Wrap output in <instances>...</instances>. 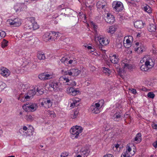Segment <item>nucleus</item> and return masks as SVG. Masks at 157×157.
I'll use <instances>...</instances> for the list:
<instances>
[{"label":"nucleus","instance_id":"19","mask_svg":"<svg viewBox=\"0 0 157 157\" xmlns=\"http://www.w3.org/2000/svg\"><path fill=\"white\" fill-rule=\"evenodd\" d=\"M147 29L149 32H155L156 30V25L153 24H150L148 26Z\"/></svg>","mask_w":157,"mask_h":157},{"label":"nucleus","instance_id":"30","mask_svg":"<svg viewBox=\"0 0 157 157\" xmlns=\"http://www.w3.org/2000/svg\"><path fill=\"white\" fill-rule=\"evenodd\" d=\"M8 42L5 39H3L2 41V48H4L8 45Z\"/></svg>","mask_w":157,"mask_h":157},{"label":"nucleus","instance_id":"51","mask_svg":"<svg viewBox=\"0 0 157 157\" xmlns=\"http://www.w3.org/2000/svg\"><path fill=\"white\" fill-rule=\"evenodd\" d=\"M93 54L95 56H100L101 54V53L98 52H97V51H96V52H94L93 53Z\"/></svg>","mask_w":157,"mask_h":157},{"label":"nucleus","instance_id":"5","mask_svg":"<svg viewBox=\"0 0 157 157\" xmlns=\"http://www.w3.org/2000/svg\"><path fill=\"white\" fill-rule=\"evenodd\" d=\"M95 37L98 38L100 43L99 48H102V46H105L109 43V40L107 38L101 37L97 35H95Z\"/></svg>","mask_w":157,"mask_h":157},{"label":"nucleus","instance_id":"45","mask_svg":"<svg viewBox=\"0 0 157 157\" xmlns=\"http://www.w3.org/2000/svg\"><path fill=\"white\" fill-rule=\"evenodd\" d=\"M31 97V95H29L27 94V96H25L24 97V98H21V101L22 102H24L25 101H27L28 99H29Z\"/></svg>","mask_w":157,"mask_h":157},{"label":"nucleus","instance_id":"58","mask_svg":"<svg viewBox=\"0 0 157 157\" xmlns=\"http://www.w3.org/2000/svg\"><path fill=\"white\" fill-rule=\"evenodd\" d=\"M117 48H122V44H121L120 43H118L117 44Z\"/></svg>","mask_w":157,"mask_h":157},{"label":"nucleus","instance_id":"53","mask_svg":"<svg viewBox=\"0 0 157 157\" xmlns=\"http://www.w3.org/2000/svg\"><path fill=\"white\" fill-rule=\"evenodd\" d=\"M131 50H125V52L128 54H131L132 53V51Z\"/></svg>","mask_w":157,"mask_h":157},{"label":"nucleus","instance_id":"28","mask_svg":"<svg viewBox=\"0 0 157 157\" xmlns=\"http://www.w3.org/2000/svg\"><path fill=\"white\" fill-rule=\"evenodd\" d=\"M26 66L28 68H34L36 67V65H35L33 63L30 62H28V64L26 65Z\"/></svg>","mask_w":157,"mask_h":157},{"label":"nucleus","instance_id":"29","mask_svg":"<svg viewBox=\"0 0 157 157\" xmlns=\"http://www.w3.org/2000/svg\"><path fill=\"white\" fill-rule=\"evenodd\" d=\"M78 111L76 110L74 111L73 112V113L70 116V117L72 119H75V118H76L78 116Z\"/></svg>","mask_w":157,"mask_h":157},{"label":"nucleus","instance_id":"32","mask_svg":"<svg viewBox=\"0 0 157 157\" xmlns=\"http://www.w3.org/2000/svg\"><path fill=\"white\" fill-rule=\"evenodd\" d=\"M90 151L88 149H85L82 152V155L83 154L84 155V157H87L90 153Z\"/></svg>","mask_w":157,"mask_h":157},{"label":"nucleus","instance_id":"47","mask_svg":"<svg viewBox=\"0 0 157 157\" xmlns=\"http://www.w3.org/2000/svg\"><path fill=\"white\" fill-rule=\"evenodd\" d=\"M64 5L62 4L61 5H59L57 7V9L58 10H63L64 9Z\"/></svg>","mask_w":157,"mask_h":157},{"label":"nucleus","instance_id":"10","mask_svg":"<svg viewBox=\"0 0 157 157\" xmlns=\"http://www.w3.org/2000/svg\"><path fill=\"white\" fill-rule=\"evenodd\" d=\"M9 21L10 25L13 27H18L21 24V20L18 18H15L13 20Z\"/></svg>","mask_w":157,"mask_h":157},{"label":"nucleus","instance_id":"59","mask_svg":"<svg viewBox=\"0 0 157 157\" xmlns=\"http://www.w3.org/2000/svg\"><path fill=\"white\" fill-rule=\"evenodd\" d=\"M152 127L155 129H157V124H153L152 125Z\"/></svg>","mask_w":157,"mask_h":157},{"label":"nucleus","instance_id":"27","mask_svg":"<svg viewBox=\"0 0 157 157\" xmlns=\"http://www.w3.org/2000/svg\"><path fill=\"white\" fill-rule=\"evenodd\" d=\"M116 30V28L113 26H111L109 27V29L108 31L109 33H110L111 34L113 33Z\"/></svg>","mask_w":157,"mask_h":157},{"label":"nucleus","instance_id":"6","mask_svg":"<svg viewBox=\"0 0 157 157\" xmlns=\"http://www.w3.org/2000/svg\"><path fill=\"white\" fill-rule=\"evenodd\" d=\"M81 73V71L77 68H73L64 72L65 75L74 76H77Z\"/></svg>","mask_w":157,"mask_h":157},{"label":"nucleus","instance_id":"41","mask_svg":"<svg viewBox=\"0 0 157 157\" xmlns=\"http://www.w3.org/2000/svg\"><path fill=\"white\" fill-rule=\"evenodd\" d=\"M45 73H42L39 75L38 76V78L42 80H45Z\"/></svg>","mask_w":157,"mask_h":157},{"label":"nucleus","instance_id":"64","mask_svg":"<svg viewBox=\"0 0 157 157\" xmlns=\"http://www.w3.org/2000/svg\"><path fill=\"white\" fill-rule=\"evenodd\" d=\"M129 152L128 151H127V150H126V151H124L123 153H125V155H129Z\"/></svg>","mask_w":157,"mask_h":157},{"label":"nucleus","instance_id":"43","mask_svg":"<svg viewBox=\"0 0 157 157\" xmlns=\"http://www.w3.org/2000/svg\"><path fill=\"white\" fill-rule=\"evenodd\" d=\"M144 10L145 11L149 13H151V11L150 9V8L148 6H145L144 8Z\"/></svg>","mask_w":157,"mask_h":157},{"label":"nucleus","instance_id":"44","mask_svg":"<svg viewBox=\"0 0 157 157\" xmlns=\"http://www.w3.org/2000/svg\"><path fill=\"white\" fill-rule=\"evenodd\" d=\"M147 96L148 98L153 99L155 97V95L153 92H149Z\"/></svg>","mask_w":157,"mask_h":157},{"label":"nucleus","instance_id":"35","mask_svg":"<svg viewBox=\"0 0 157 157\" xmlns=\"http://www.w3.org/2000/svg\"><path fill=\"white\" fill-rule=\"evenodd\" d=\"M104 103V101L103 100H101L98 103H95V104L97 105L100 108H101L102 106H103Z\"/></svg>","mask_w":157,"mask_h":157},{"label":"nucleus","instance_id":"48","mask_svg":"<svg viewBox=\"0 0 157 157\" xmlns=\"http://www.w3.org/2000/svg\"><path fill=\"white\" fill-rule=\"evenodd\" d=\"M29 21L31 22L32 23L35 22V18L33 17H30L29 18Z\"/></svg>","mask_w":157,"mask_h":157},{"label":"nucleus","instance_id":"49","mask_svg":"<svg viewBox=\"0 0 157 157\" xmlns=\"http://www.w3.org/2000/svg\"><path fill=\"white\" fill-rule=\"evenodd\" d=\"M45 80L50 78H52L51 76L48 74H47L46 73H45Z\"/></svg>","mask_w":157,"mask_h":157},{"label":"nucleus","instance_id":"25","mask_svg":"<svg viewBox=\"0 0 157 157\" xmlns=\"http://www.w3.org/2000/svg\"><path fill=\"white\" fill-rule=\"evenodd\" d=\"M102 71L106 75L109 76L111 73V71L110 69L107 68L103 67L101 69Z\"/></svg>","mask_w":157,"mask_h":157},{"label":"nucleus","instance_id":"20","mask_svg":"<svg viewBox=\"0 0 157 157\" xmlns=\"http://www.w3.org/2000/svg\"><path fill=\"white\" fill-rule=\"evenodd\" d=\"M121 116V113L120 112L116 113L113 116L114 120L115 121H119Z\"/></svg>","mask_w":157,"mask_h":157},{"label":"nucleus","instance_id":"60","mask_svg":"<svg viewBox=\"0 0 157 157\" xmlns=\"http://www.w3.org/2000/svg\"><path fill=\"white\" fill-rule=\"evenodd\" d=\"M127 151H128L129 152H130V151H131V149L130 148V147L129 146H127Z\"/></svg>","mask_w":157,"mask_h":157},{"label":"nucleus","instance_id":"39","mask_svg":"<svg viewBox=\"0 0 157 157\" xmlns=\"http://www.w3.org/2000/svg\"><path fill=\"white\" fill-rule=\"evenodd\" d=\"M55 33H54L53 35L52 36V39H52V41L53 40H55L56 39H57V37H58L59 36V32H58L57 33H56L55 32Z\"/></svg>","mask_w":157,"mask_h":157},{"label":"nucleus","instance_id":"7","mask_svg":"<svg viewBox=\"0 0 157 157\" xmlns=\"http://www.w3.org/2000/svg\"><path fill=\"white\" fill-rule=\"evenodd\" d=\"M27 7L24 3H18L14 6V9L17 12V11H21L25 10Z\"/></svg>","mask_w":157,"mask_h":157},{"label":"nucleus","instance_id":"57","mask_svg":"<svg viewBox=\"0 0 157 157\" xmlns=\"http://www.w3.org/2000/svg\"><path fill=\"white\" fill-rule=\"evenodd\" d=\"M140 89L141 90L144 91H147V88H146V87H142V88H141Z\"/></svg>","mask_w":157,"mask_h":157},{"label":"nucleus","instance_id":"13","mask_svg":"<svg viewBox=\"0 0 157 157\" xmlns=\"http://www.w3.org/2000/svg\"><path fill=\"white\" fill-rule=\"evenodd\" d=\"M106 5V3L104 1H103V2L99 1L97 3L96 6L98 9L105 10Z\"/></svg>","mask_w":157,"mask_h":157},{"label":"nucleus","instance_id":"11","mask_svg":"<svg viewBox=\"0 0 157 157\" xmlns=\"http://www.w3.org/2000/svg\"><path fill=\"white\" fill-rule=\"evenodd\" d=\"M100 108L97 106V105L94 103L90 107V110L91 112L95 114H98L100 113Z\"/></svg>","mask_w":157,"mask_h":157},{"label":"nucleus","instance_id":"46","mask_svg":"<svg viewBox=\"0 0 157 157\" xmlns=\"http://www.w3.org/2000/svg\"><path fill=\"white\" fill-rule=\"evenodd\" d=\"M6 35V33L2 31H0V37L4 38Z\"/></svg>","mask_w":157,"mask_h":157},{"label":"nucleus","instance_id":"36","mask_svg":"<svg viewBox=\"0 0 157 157\" xmlns=\"http://www.w3.org/2000/svg\"><path fill=\"white\" fill-rule=\"evenodd\" d=\"M32 24V29H33V30H35L36 29H38L39 28V26L38 25L36 22H33Z\"/></svg>","mask_w":157,"mask_h":157},{"label":"nucleus","instance_id":"63","mask_svg":"<svg viewBox=\"0 0 157 157\" xmlns=\"http://www.w3.org/2000/svg\"><path fill=\"white\" fill-rule=\"evenodd\" d=\"M73 61H75V60L71 59L68 61V63L71 64L73 62Z\"/></svg>","mask_w":157,"mask_h":157},{"label":"nucleus","instance_id":"24","mask_svg":"<svg viewBox=\"0 0 157 157\" xmlns=\"http://www.w3.org/2000/svg\"><path fill=\"white\" fill-rule=\"evenodd\" d=\"M110 59L113 63H116L118 62V59L117 58V56L115 54L113 55L112 56H110Z\"/></svg>","mask_w":157,"mask_h":157},{"label":"nucleus","instance_id":"34","mask_svg":"<svg viewBox=\"0 0 157 157\" xmlns=\"http://www.w3.org/2000/svg\"><path fill=\"white\" fill-rule=\"evenodd\" d=\"M32 36V34L31 33H25L22 35V37L25 38L30 37Z\"/></svg>","mask_w":157,"mask_h":157},{"label":"nucleus","instance_id":"3","mask_svg":"<svg viewBox=\"0 0 157 157\" xmlns=\"http://www.w3.org/2000/svg\"><path fill=\"white\" fill-rule=\"evenodd\" d=\"M49 88H52L54 91H61V84L59 82L55 81H50L49 83Z\"/></svg>","mask_w":157,"mask_h":157},{"label":"nucleus","instance_id":"26","mask_svg":"<svg viewBox=\"0 0 157 157\" xmlns=\"http://www.w3.org/2000/svg\"><path fill=\"white\" fill-rule=\"evenodd\" d=\"M141 134L140 133H138L134 138L135 141H137L138 143L140 142L141 140Z\"/></svg>","mask_w":157,"mask_h":157},{"label":"nucleus","instance_id":"2","mask_svg":"<svg viewBox=\"0 0 157 157\" xmlns=\"http://www.w3.org/2000/svg\"><path fill=\"white\" fill-rule=\"evenodd\" d=\"M82 128L80 126H76L71 128L70 130L71 138L73 139L78 138L79 133L82 132Z\"/></svg>","mask_w":157,"mask_h":157},{"label":"nucleus","instance_id":"4","mask_svg":"<svg viewBox=\"0 0 157 157\" xmlns=\"http://www.w3.org/2000/svg\"><path fill=\"white\" fill-rule=\"evenodd\" d=\"M113 10L117 12L121 11L123 9V5L120 2L114 1L112 3Z\"/></svg>","mask_w":157,"mask_h":157},{"label":"nucleus","instance_id":"21","mask_svg":"<svg viewBox=\"0 0 157 157\" xmlns=\"http://www.w3.org/2000/svg\"><path fill=\"white\" fill-rule=\"evenodd\" d=\"M32 24L30 21H28L24 27V29L25 30H27L31 29H32Z\"/></svg>","mask_w":157,"mask_h":157},{"label":"nucleus","instance_id":"8","mask_svg":"<svg viewBox=\"0 0 157 157\" xmlns=\"http://www.w3.org/2000/svg\"><path fill=\"white\" fill-rule=\"evenodd\" d=\"M67 92L70 95L75 96L80 93V91L77 89L73 87H68L67 89Z\"/></svg>","mask_w":157,"mask_h":157},{"label":"nucleus","instance_id":"16","mask_svg":"<svg viewBox=\"0 0 157 157\" xmlns=\"http://www.w3.org/2000/svg\"><path fill=\"white\" fill-rule=\"evenodd\" d=\"M145 24L143 23L142 21L140 20L136 21L134 24V25L136 28L137 29H141L144 27Z\"/></svg>","mask_w":157,"mask_h":157},{"label":"nucleus","instance_id":"38","mask_svg":"<svg viewBox=\"0 0 157 157\" xmlns=\"http://www.w3.org/2000/svg\"><path fill=\"white\" fill-rule=\"evenodd\" d=\"M25 118L27 121H31L33 119V116L30 115H28L25 116Z\"/></svg>","mask_w":157,"mask_h":157},{"label":"nucleus","instance_id":"55","mask_svg":"<svg viewBox=\"0 0 157 157\" xmlns=\"http://www.w3.org/2000/svg\"><path fill=\"white\" fill-rule=\"evenodd\" d=\"M131 92L134 94H135L136 93V90L134 89H132L131 90Z\"/></svg>","mask_w":157,"mask_h":157},{"label":"nucleus","instance_id":"22","mask_svg":"<svg viewBox=\"0 0 157 157\" xmlns=\"http://www.w3.org/2000/svg\"><path fill=\"white\" fill-rule=\"evenodd\" d=\"M37 105L36 104H32L27 106V107L28 108V110H29L31 112H33L36 109L37 107Z\"/></svg>","mask_w":157,"mask_h":157},{"label":"nucleus","instance_id":"31","mask_svg":"<svg viewBox=\"0 0 157 157\" xmlns=\"http://www.w3.org/2000/svg\"><path fill=\"white\" fill-rule=\"evenodd\" d=\"M37 57L39 59H44L45 58L44 55L41 52H39L37 54Z\"/></svg>","mask_w":157,"mask_h":157},{"label":"nucleus","instance_id":"61","mask_svg":"<svg viewBox=\"0 0 157 157\" xmlns=\"http://www.w3.org/2000/svg\"><path fill=\"white\" fill-rule=\"evenodd\" d=\"M53 112H52L51 113H50L51 116L53 117H54L56 116L55 114Z\"/></svg>","mask_w":157,"mask_h":157},{"label":"nucleus","instance_id":"33","mask_svg":"<svg viewBox=\"0 0 157 157\" xmlns=\"http://www.w3.org/2000/svg\"><path fill=\"white\" fill-rule=\"evenodd\" d=\"M6 86V84L2 82H0V92L2 91Z\"/></svg>","mask_w":157,"mask_h":157},{"label":"nucleus","instance_id":"54","mask_svg":"<svg viewBox=\"0 0 157 157\" xmlns=\"http://www.w3.org/2000/svg\"><path fill=\"white\" fill-rule=\"evenodd\" d=\"M135 52H136L137 53H139V52H141V53H142L143 52V50H137V49H136V50H135Z\"/></svg>","mask_w":157,"mask_h":157},{"label":"nucleus","instance_id":"17","mask_svg":"<svg viewBox=\"0 0 157 157\" xmlns=\"http://www.w3.org/2000/svg\"><path fill=\"white\" fill-rule=\"evenodd\" d=\"M0 73L2 75L7 77L9 76L10 74V72L8 69L6 68L2 69L0 71Z\"/></svg>","mask_w":157,"mask_h":157},{"label":"nucleus","instance_id":"40","mask_svg":"<svg viewBox=\"0 0 157 157\" xmlns=\"http://www.w3.org/2000/svg\"><path fill=\"white\" fill-rule=\"evenodd\" d=\"M36 93L35 92V90L34 91V89H33L29 91V92L27 93V94L29 95H31V97H32L35 95Z\"/></svg>","mask_w":157,"mask_h":157},{"label":"nucleus","instance_id":"37","mask_svg":"<svg viewBox=\"0 0 157 157\" xmlns=\"http://www.w3.org/2000/svg\"><path fill=\"white\" fill-rule=\"evenodd\" d=\"M36 94L37 95H42L44 93V90L43 89H39L38 87L36 89Z\"/></svg>","mask_w":157,"mask_h":157},{"label":"nucleus","instance_id":"9","mask_svg":"<svg viewBox=\"0 0 157 157\" xmlns=\"http://www.w3.org/2000/svg\"><path fill=\"white\" fill-rule=\"evenodd\" d=\"M55 33L54 31L52 32L51 33L49 32L46 33L43 36V40L46 42H47L48 41H52V36L53 35L54 33Z\"/></svg>","mask_w":157,"mask_h":157},{"label":"nucleus","instance_id":"12","mask_svg":"<svg viewBox=\"0 0 157 157\" xmlns=\"http://www.w3.org/2000/svg\"><path fill=\"white\" fill-rule=\"evenodd\" d=\"M105 20L107 23L109 24H112L115 21L114 17L113 15L108 13Z\"/></svg>","mask_w":157,"mask_h":157},{"label":"nucleus","instance_id":"18","mask_svg":"<svg viewBox=\"0 0 157 157\" xmlns=\"http://www.w3.org/2000/svg\"><path fill=\"white\" fill-rule=\"evenodd\" d=\"M122 63L124 64V68L131 69L132 68V66L131 64H129V61L126 60H123Z\"/></svg>","mask_w":157,"mask_h":157},{"label":"nucleus","instance_id":"62","mask_svg":"<svg viewBox=\"0 0 157 157\" xmlns=\"http://www.w3.org/2000/svg\"><path fill=\"white\" fill-rule=\"evenodd\" d=\"M107 157H114L111 154H106Z\"/></svg>","mask_w":157,"mask_h":157},{"label":"nucleus","instance_id":"1","mask_svg":"<svg viewBox=\"0 0 157 157\" xmlns=\"http://www.w3.org/2000/svg\"><path fill=\"white\" fill-rule=\"evenodd\" d=\"M155 64L154 60L152 58L148 57L144 65H142L140 67L141 70L147 71L149 70L153 67Z\"/></svg>","mask_w":157,"mask_h":157},{"label":"nucleus","instance_id":"15","mask_svg":"<svg viewBox=\"0 0 157 157\" xmlns=\"http://www.w3.org/2000/svg\"><path fill=\"white\" fill-rule=\"evenodd\" d=\"M132 39L133 37L132 36H129L128 37V38L126 39V43H124V46L126 48H129L131 46V40H132Z\"/></svg>","mask_w":157,"mask_h":157},{"label":"nucleus","instance_id":"52","mask_svg":"<svg viewBox=\"0 0 157 157\" xmlns=\"http://www.w3.org/2000/svg\"><path fill=\"white\" fill-rule=\"evenodd\" d=\"M25 96H23L22 94H20L19 96V97L18 98V100H20L21 98H24Z\"/></svg>","mask_w":157,"mask_h":157},{"label":"nucleus","instance_id":"14","mask_svg":"<svg viewBox=\"0 0 157 157\" xmlns=\"http://www.w3.org/2000/svg\"><path fill=\"white\" fill-rule=\"evenodd\" d=\"M43 101L44 103V107L46 108H49L52 106V102L49 98H44Z\"/></svg>","mask_w":157,"mask_h":157},{"label":"nucleus","instance_id":"23","mask_svg":"<svg viewBox=\"0 0 157 157\" xmlns=\"http://www.w3.org/2000/svg\"><path fill=\"white\" fill-rule=\"evenodd\" d=\"M135 45L136 46V48L135 49H144L145 48L146 46L144 45L142 43L139 42H137L135 43Z\"/></svg>","mask_w":157,"mask_h":157},{"label":"nucleus","instance_id":"42","mask_svg":"<svg viewBox=\"0 0 157 157\" xmlns=\"http://www.w3.org/2000/svg\"><path fill=\"white\" fill-rule=\"evenodd\" d=\"M77 100H73V104L71 103V106H73V104L74 105V106H77V105H78V104H77V103L80 100L78 98H77Z\"/></svg>","mask_w":157,"mask_h":157},{"label":"nucleus","instance_id":"50","mask_svg":"<svg viewBox=\"0 0 157 157\" xmlns=\"http://www.w3.org/2000/svg\"><path fill=\"white\" fill-rule=\"evenodd\" d=\"M130 155H126L125 153H122L121 155V157H130Z\"/></svg>","mask_w":157,"mask_h":157},{"label":"nucleus","instance_id":"56","mask_svg":"<svg viewBox=\"0 0 157 157\" xmlns=\"http://www.w3.org/2000/svg\"><path fill=\"white\" fill-rule=\"evenodd\" d=\"M153 145L155 148L157 147V141L153 143Z\"/></svg>","mask_w":157,"mask_h":157}]
</instances>
